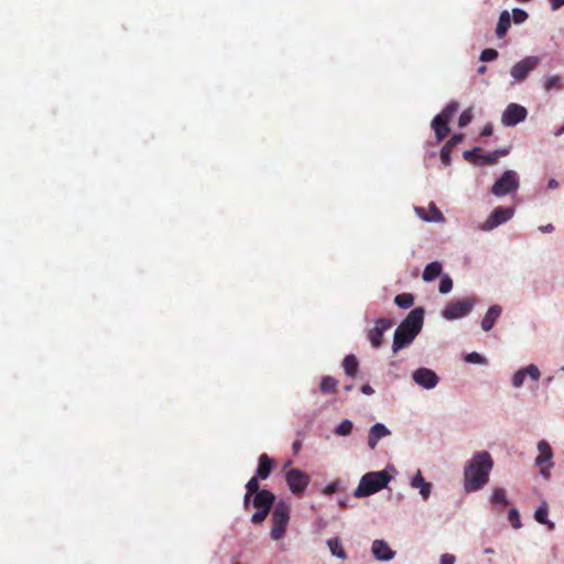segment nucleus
<instances>
[{"label":"nucleus","mask_w":564,"mask_h":564,"mask_svg":"<svg viewBox=\"0 0 564 564\" xmlns=\"http://www.w3.org/2000/svg\"><path fill=\"white\" fill-rule=\"evenodd\" d=\"M494 467L491 455L486 452H477L464 467V489L466 492L478 491L489 481V475Z\"/></svg>","instance_id":"nucleus-1"},{"label":"nucleus","mask_w":564,"mask_h":564,"mask_svg":"<svg viewBox=\"0 0 564 564\" xmlns=\"http://www.w3.org/2000/svg\"><path fill=\"white\" fill-rule=\"evenodd\" d=\"M424 310L416 307L412 310L405 319L397 327L393 337L392 350L399 351L410 345L422 329Z\"/></svg>","instance_id":"nucleus-2"},{"label":"nucleus","mask_w":564,"mask_h":564,"mask_svg":"<svg viewBox=\"0 0 564 564\" xmlns=\"http://www.w3.org/2000/svg\"><path fill=\"white\" fill-rule=\"evenodd\" d=\"M390 479L391 476L386 470L367 473L361 477L354 496L357 498L371 496L386 488Z\"/></svg>","instance_id":"nucleus-3"},{"label":"nucleus","mask_w":564,"mask_h":564,"mask_svg":"<svg viewBox=\"0 0 564 564\" xmlns=\"http://www.w3.org/2000/svg\"><path fill=\"white\" fill-rule=\"evenodd\" d=\"M291 508L289 503L280 500L273 508L271 538L275 541L282 539L285 534L290 521Z\"/></svg>","instance_id":"nucleus-4"},{"label":"nucleus","mask_w":564,"mask_h":564,"mask_svg":"<svg viewBox=\"0 0 564 564\" xmlns=\"http://www.w3.org/2000/svg\"><path fill=\"white\" fill-rule=\"evenodd\" d=\"M476 302L475 297L452 301L442 311V316L448 321L465 317L473 311Z\"/></svg>","instance_id":"nucleus-5"},{"label":"nucleus","mask_w":564,"mask_h":564,"mask_svg":"<svg viewBox=\"0 0 564 564\" xmlns=\"http://www.w3.org/2000/svg\"><path fill=\"white\" fill-rule=\"evenodd\" d=\"M285 481L293 495L302 496L311 482V476L301 469L292 468L285 473Z\"/></svg>","instance_id":"nucleus-6"},{"label":"nucleus","mask_w":564,"mask_h":564,"mask_svg":"<svg viewBox=\"0 0 564 564\" xmlns=\"http://www.w3.org/2000/svg\"><path fill=\"white\" fill-rule=\"evenodd\" d=\"M519 187V180L514 171H506L494 184L491 193L501 197L516 192Z\"/></svg>","instance_id":"nucleus-7"},{"label":"nucleus","mask_w":564,"mask_h":564,"mask_svg":"<svg viewBox=\"0 0 564 564\" xmlns=\"http://www.w3.org/2000/svg\"><path fill=\"white\" fill-rule=\"evenodd\" d=\"M539 64L540 58L538 56H527L511 67L510 74L516 82H523Z\"/></svg>","instance_id":"nucleus-8"},{"label":"nucleus","mask_w":564,"mask_h":564,"mask_svg":"<svg viewBox=\"0 0 564 564\" xmlns=\"http://www.w3.org/2000/svg\"><path fill=\"white\" fill-rule=\"evenodd\" d=\"M513 208L511 207H497L487 220L480 225V229L484 231H490L501 224L507 223L513 216Z\"/></svg>","instance_id":"nucleus-9"},{"label":"nucleus","mask_w":564,"mask_h":564,"mask_svg":"<svg viewBox=\"0 0 564 564\" xmlns=\"http://www.w3.org/2000/svg\"><path fill=\"white\" fill-rule=\"evenodd\" d=\"M528 116L527 109L518 104H510L502 113L501 122L506 127H513L523 121Z\"/></svg>","instance_id":"nucleus-10"},{"label":"nucleus","mask_w":564,"mask_h":564,"mask_svg":"<svg viewBox=\"0 0 564 564\" xmlns=\"http://www.w3.org/2000/svg\"><path fill=\"white\" fill-rule=\"evenodd\" d=\"M392 322L387 318H378L376 326L368 330L367 337L371 343V346L379 348L382 345L383 334L391 328Z\"/></svg>","instance_id":"nucleus-11"},{"label":"nucleus","mask_w":564,"mask_h":564,"mask_svg":"<svg viewBox=\"0 0 564 564\" xmlns=\"http://www.w3.org/2000/svg\"><path fill=\"white\" fill-rule=\"evenodd\" d=\"M414 382L424 389H433L440 381L437 375L429 368H419L412 375Z\"/></svg>","instance_id":"nucleus-12"},{"label":"nucleus","mask_w":564,"mask_h":564,"mask_svg":"<svg viewBox=\"0 0 564 564\" xmlns=\"http://www.w3.org/2000/svg\"><path fill=\"white\" fill-rule=\"evenodd\" d=\"M527 376H529L533 381H538L540 379L541 372L535 365H529L518 370L512 378L513 387L520 388L523 384Z\"/></svg>","instance_id":"nucleus-13"},{"label":"nucleus","mask_w":564,"mask_h":564,"mask_svg":"<svg viewBox=\"0 0 564 564\" xmlns=\"http://www.w3.org/2000/svg\"><path fill=\"white\" fill-rule=\"evenodd\" d=\"M275 500V496L267 490L262 489L257 492L252 498V505L257 509L271 510Z\"/></svg>","instance_id":"nucleus-14"},{"label":"nucleus","mask_w":564,"mask_h":564,"mask_svg":"<svg viewBox=\"0 0 564 564\" xmlns=\"http://www.w3.org/2000/svg\"><path fill=\"white\" fill-rule=\"evenodd\" d=\"M371 551L375 557L379 561H389L394 556V552L383 540L373 541Z\"/></svg>","instance_id":"nucleus-15"},{"label":"nucleus","mask_w":564,"mask_h":564,"mask_svg":"<svg viewBox=\"0 0 564 564\" xmlns=\"http://www.w3.org/2000/svg\"><path fill=\"white\" fill-rule=\"evenodd\" d=\"M415 212L419 215V217L425 221L438 223V221L444 220L443 214L440 212V209L436 207V205L434 203H431L429 205L427 212L423 207H416Z\"/></svg>","instance_id":"nucleus-16"},{"label":"nucleus","mask_w":564,"mask_h":564,"mask_svg":"<svg viewBox=\"0 0 564 564\" xmlns=\"http://www.w3.org/2000/svg\"><path fill=\"white\" fill-rule=\"evenodd\" d=\"M539 455L535 458V464L538 466L546 465L552 463L553 458V449L550 444L545 440H541L538 443Z\"/></svg>","instance_id":"nucleus-17"},{"label":"nucleus","mask_w":564,"mask_h":564,"mask_svg":"<svg viewBox=\"0 0 564 564\" xmlns=\"http://www.w3.org/2000/svg\"><path fill=\"white\" fill-rule=\"evenodd\" d=\"M389 434H390L389 430L383 424L376 423L375 425L371 426V429L369 431V436H368L369 447L371 449H373L377 446L378 441Z\"/></svg>","instance_id":"nucleus-18"},{"label":"nucleus","mask_w":564,"mask_h":564,"mask_svg":"<svg viewBox=\"0 0 564 564\" xmlns=\"http://www.w3.org/2000/svg\"><path fill=\"white\" fill-rule=\"evenodd\" d=\"M272 468H273L272 459L267 454H261L259 456V460H258V468H257L256 477H258L262 480L267 479L270 476Z\"/></svg>","instance_id":"nucleus-19"},{"label":"nucleus","mask_w":564,"mask_h":564,"mask_svg":"<svg viewBox=\"0 0 564 564\" xmlns=\"http://www.w3.org/2000/svg\"><path fill=\"white\" fill-rule=\"evenodd\" d=\"M501 311L502 310L499 305H492L489 307V310L487 311L486 315L481 321V328L485 332H489L494 327L495 322L501 314Z\"/></svg>","instance_id":"nucleus-20"},{"label":"nucleus","mask_w":564,"mask_h":564,"mask_svg":"<svg viewBox=\"0 0 564 564\" xmlns=\"http://www.w3.org/2000/svg\"><path fill=\"white\" fill-rule=\"evenodd\" d=\"M449 122L438 118V117H434V119L432 120V129L434 130L435 132V137H436V140L438 142L443 141L449 133V126H448Z\"/></svg>","instance_id":"nucleus-21"},{"label":"nucleus","mask_w":564,"mask_h":564,"mask_svg":"<svg viewBox=\"0 0 564 564\" xmlns=\"http://www.w3.org/2000/svg\"><path fill=\"white\" fill-rule=\"evenodd\" d=\"M411 486L420 489V494L424 500L430 497L432 485L425 481L420 470H417L415 476L412 478Z\"/></svg>","instance_id":"nucleus-22"},{"label":"nucleus","mask_w":564,"mask_h":564,"mask_svg":"<svg viewBox=\"0 0 564 564\" xmlns=\"http://www.w3.org/2000/svg\"><path fill=\"white\" fill-rule=\"evenodd\" d=\"M442 263L434 261L429 263L423 270L422 279L425 282H432L442 274Z\"/></svg>","instance_id":"nucleus-23"},{"label":"nucleus","mask_w":564,"mask_h":564,"mask_svg":"<svg viewBox=\"0 0 564 564\" xmlns=\"http://www.w3.org/2000/svg\"><path fill=\"white\" fill-rule=\"evenodd\" d=\"M511 25V17H510V13L505 10L500 13V17H499V20H498V24H497V29H496V34L499 39H502L509 28Z\"/></svg>","instance_id":"nucleus-24"},{"label":"nucleus","mask_w":564,"mask_h":564,"mask_svg":"<svg viewBox=\"0 0 564 564\" xmlns=\"http://www.w3.org/2000/svg\"><path fill=\"white\" fill-rule=\"evenodd\" d=\"M547 512H549L547 503L545 501H543L539 506V508L535 510L534 519L539 523L545 524L550 530H553L554 529V523L547 520Z\"/></svg>","instance_id":"nucleus-25"},{"label":"nucleus","mask_w":564,"mask_h":564,"mask_svg":"<svg viewBox=\"0 0 564 564\" xmlns=\"http://www.w3.org/2000/svg\"><path fill=\"white\" fill-rule=\"evenodd\" d=\"M359 361L355 355H348L344 358L343 368L348 377H356Z\"/></svg>","instance_id":"nucleus-26"},{"label":"nucleus","mask_w":564,"mask_h":564,"mask_svg":"<svg viewBox=\"0 0 564 564\" xmlns=\"http://www.w3.org/2000/svg\"><path fill=\"white\" fill-rule=\"evenodd\" d=\"M338 381L330 376H325L322 378L319 389L322 393L328 394V393H335L337 390Z\"/></svg>","instance_id":"nucleus-27"},{"label":"nucleus","mask_w":564,"mask_h":564,"mask_svg":"<svg viewBox=\"0 0 564 564\" xmlns=\"http://www.w3.org/2000/svg\"><path fill=\"white\" fill-rule=\"evenodd\" d=\"M327 545L332 554L338 558L345 560L347 557L345 550L338 538H332L327 541Z\"/></svg>","instance_id":"nucleus-28"},{"label":"nucleus","mask_w":564,"mask_h":564,"mask_svg":"<svg viewBox=\"0 0 564 564\" xmlns=\"http://www.w3.org/2000/svg\"><path fill=\"white\" fill-rule=\"evenodd\" d=\"M459 109L458 101H451L436 117L449 122Z\"/></svg>","instance_id":"nucleus-29"},{"label":"nucleus","mask_w":564,"mask_h":564,"mask_svg":"<svg viewBox=\"0 0 564 564\" xmlns=\"http://www.w3.org/2000/svg\"><path fill=\"white\" fill-rule=\"evenodd\" d=\"M564 87L562 77L558 75L549 76L544 80V89L546 91H551L553 89L555 90H562Z\"/></svg>","instance_id":"nucleus-30"},{"label":"nucleus","mask_w":564,"mask_h":564,"mask_svg":"<svg viewBox=\"0 0 564 564\" xmlns=\"http://www.w3.org/2000/svg\"><path fill=\"white\" fill-rule=\"evenodd\" d=\"M490 501L494 505H499L501 507H506L509 505L507 499L506 490L503 488H495L490 498Z\"/></svg>","instance_id":"nucleus-31"},{"label":"nucleus","mask_w":564,"mask_h":564,"mask_svg":"<svg viewBox=\"0 0 564 564\" xmlns=\"http://www.w3.org/2000/svg\"><path fill=\"white\" fill-rule=\"evenodd\" d=\"M394 303L401 308H409L414 303V296L410 293H402L394 297Z\"/></svg>","instance_id":"nucleus-32"},{"label":"nucleus","mask_w":564,"mask_h":564,"mask_svg":"<svg viewBox=\"0 0 564 564\" xmlns=\"http://www.w3.org/2000/svg\"><path fill=\"white\" fill-rule=\"evenodd\" d=\"M453 289V280L448 274L441 275V281L438 285V291L442 294H447Z\"/></svg>","instance_id":"nucleus-33"},{"label":"nucleus","mask_w":564,"mask_h":564,"mask_svg":"<svg viewBox=\"0 0 564 564\" xmlns=\"http://www.w3.org/2000/svg\"><path fill=\"white\" fill-rule=\"evenodd\" d=\"M352 422L349 420H344L340 422V424L336 427V434L341 436H347L352 431Z\"/></svg>","instance_id":"nucleus-34"},{"label":"nucleus","mask_w":564,"mask_h":564,"mask_svg":"<svg viewBox=\"0 0 564 564\" xmlns=\"http://www.w3.org/2000/svg\"><path fill=\"white\" fill-rule=\"evenodd\" d=\"M463 156L468 162L478 163V162H480V158H481L480 149L474 148L471 150H467L463 153Z\"/></svg>","instance_id":"nucleus-35"},{"label":"nucleus","mask_w":564,"mask_h":564,"mask_svg":"<svg viewBox=\"0 0 564 564\" xmlns=\"http://www.w3.org/2000/svg\"><path fill=\"white\" fill-rule=\"evenodd\" d=\"M473 117H474V116H473V108H471V107H469V108L465 109V110L460 113V116H459V119H458V126H459L460 128H464V127L468 126V124L471 122Z\"/></svg>","instance_id":"nucleus-36"},{"label":"nucleus","mask_w":564,"mask_h":564,"mask_svg":"<svg viewBox=\"0 0 564 564\" xmlns=\"http://www.w3.org/2000/svg\"><path fill=\"white\" fill-rule=\"evenodd\" d=\"M453 149L454 148H452L451 145L445 143L444 147L441 150L440 158H441L442 163L445 166L451 165V153H452Z\"/></svg>","instance_id":"nucleus-37"},{"label":"nucleus","mask_w":564,"mask_h":564,"mask_svg":"<svg viewBox=\"0 0 564 564\" xmlns=\"http://www.w3.org/2000/svg\"><path fill=\"white\" fill-rule=\"evenodd\" d=\"M259 479L260 478H258L256 476H253L249 479V481L246 485V491H248V494L257 495V492L261 491L260 486H259Z\"/></svg>","instance_id":"nucleus-38"},{"label":"nucleus","mask_w":564,"mask_h":564,"mask_svg":"<svg viewBox=\"0 0 564 564\" xmlns=\"http://www.w3.org/2000/svg\"><path fill=\"white\" fill-rule=\"evenodd\" d=\"M269 512L270 510L258 509V511L252 514L251 522L253 524L262 523L268 517Z\"/></svg>","instance_id":"nucleus-39"},{"label":"nucleus","mask_w":564,"mask_h":564,"mask_svg":"<svg viewBox=\"0 0 564 564\" xmlns=\"http://www.w3.org/2000/svg\"><path fill=\"white\" fill-rule=\"evenodd\" d=\"M528 19V13L522 9H513L512 10V20L514 23L520 24L523 23Z\"/></svg>","instance_id":"nucleus-40"},{"label":"nucleus","mask_w":564,"mask_h":564,"mask_svg":"<svg viewBox=\"0 0 564 564\" xmlns=\"http://www.w3.org/2000/svg\"><path fill=\"white\" fill-rule=\"evenodd\" d=\"M498 57V52L494 48H486L480 54V59L482 62H491Z\"/></svg>","instance_id":"nucleus-41"},{"label":"nucleus","mask_w":564,"mask_h":564,"mask_svg":"<svg viewBox=\"0 0 564 564\" xmlns=\"http://www.w3.org/2000/svg\"><path fill=\"white\" fill-rule=\"evenodd\" d=\"M509 521L514 529L521 528L520 516L517 509H511L508 514Z\"/></svg>","instance_id":"nucleus-42"},{"label":"nucleus","mask_w":564,"mask_h":564,"mask_svg":"<svg viewBox=\"0 0 564 564\" xmlns=\"http://www.w3.org/2000/svg\"><path fill=\"white\" fill-rule=\"evenodd\" d=\"M466 361L471 364H482L485 359L478 352H471L466 356Z\"/></svg>","instance_id":"nucleus-43"},{"label":"nucleus","mask_w":564,"mask_h":564,"mask_svg":"<svg viewBox=\"0 0 564 564\" xmlns=\"http://www.w3.org/2000/svg\"><path fill=\"white\" fill-rule=\"evenodd\" d=\"M464 140V134L462 133H456L454 134L446 143L448 145H451L452 148H455L456 145H458L459 143H462Z\"/></svg>","instance_id":"nucleus-44"},{"label":"nucleus","mask_w":564,"mask_h":564,"mask_svg":"<svg viewBox=\"0 0 564 564\" xmlns=\"http://www.w3.org/2000/svg\"><path fill=\"white\" fill-rule=\"evenodd\" d=\"M337 490H338V481H333V482L328 484L323 489V494L330 496V495L335 494Z\"/></svg>","instance_id":"nucleus-45"},{"label":"nucleus","mask_w":564,"mask_h":564,"mask_svg":"<svg viewBox=\"0 0 564 564\" xmlns=\"http://www.w3.org/2000/svg\"><path fill=\"white\" fill-rule=\"evenodd\" d=\"M539 467H540L541 475L545 479H549L550 478V469L553 467V463H550V464H546V465H542V466H539Z\"/></svg>","instance_id":"nucleus-46"},{"label":"nucleus","mask_w":564,"mask_h":564,"mask_svg":"<svg viewBox=\"0 0 564 564\" xmlns=\"http://www.w3.org/2000/svg\"><path fill=\"white\" fill-rule=\"evenodd\" d=\"M455 563V556L452 554H443L441 556V564H454Z\"/></svg>","instance_id":"nucleus-47"},{"label":"nucleus","mask_w":564,"mask_h":564,"mask_svg":"<svg viewBox=\"0 0 564 564\" xmlns=\"http://www.w3.org/2000/svg\"><path fill=\"white\" fill-rule=\"evenodd\" d=\"M253 495H254V494H248V491H246V495H245V498H243V508H245L246 510H248V509H249L250 503H252V496H253Z\"/></svg>","instance_id":"nucleus-48"},{"label":"nucleus","mask_w":564,"mask_h":564,"mask_svg":"<svg viewBox=\"0 0 564 564\" xmlns=\"http://www.w3.org/2000/svg\"><path fill=\"white\" fill-rule=\"evenodd\" d=\"M550 4H551L552 10L555 11L564 6V0H550Z\"/></svg>","instance_id":"nucleus-49"},{"label":"nucleus","mask_w":564,"mask_h":564,"mask_svg":"<svg viewBox=\"0 0 564 564\" xmlns=\"http://www.w3.org/2000/svg\"><path fill=\"white\" fill-rule=\"evenodd\" d=\"M480 161L488 164H492L496 162V158L495 154L481 155Z\"/></svg>","instance_id":"nucleus-50"},{"label":"nucleus","mask_w":564,"mask_h":564,"mask_svg":"<svg viewBox=\"0 0 564 564\" xmlns=\"http://www.w3.org/2000/svg\"><path fill=\"white\" fill-rule=\"evenodd\" d=\"M494 132V129H492V126L491 124H486L481 131V135L484 137H489Z\"/></svg>","instance_id":"nucleus-51"},{"label":"nucleus","mask_w":564,"mask_h":564,"mask_svg":"<svg viewBox=\"0 0 564 564\" xmlns=\"http://www.w3.org/2000/svg\"><path fill=\"white\" fill-rule=\"evenodd\" d=\"M361 392H362V393H365V394L370 395V394H372L375 391H373V389H372L369 384H364V386L361 387Z\"/></svg>","instance_id":"nucleus-52"},{"label":"nucleus","mask_w":564,"mask_h":564,"mask_svg":"<svg viewBox=\"0 0 564 564\" xmlns=\"http://www.w3.org/2000/svg\"><path fill=\"white\" fill-rule=\"evenodd\" d=\"M540 230H541L542 232H552V231L554 230V227H553V225H552V224H547V225H545V226H541V227H540Z\"/></svg>","instance_id":"nucleus-53"},{"label":"nucleus","mask_w":564,"mask_h":564,"mask_svg":"<svg viewBox=\"0 0 564 564\" xmlns=\"http://www.w3.org/2000/svg\"><path fill=\"white\" fill-rule=\"evenodd\" d=\"M292 447H293L294 453L297 454L300 452L301 447H302V442L299 441V440L295 441L293 443Z\"/></svg>","instance_id":"nucleus-54"},{"label":"nucleus","mask_w":564,"mask_h":564,"mask_svg":"<svg viewBox=\"0 0 564 564\" xmlns=\"http://www.w3.org/2000/svg\"><path fill=\"white\" fill-rule=\"evenodd\" d=\"M547 186H549V188H552V189L557 188L558 182L556 180L552 178L549 181Z\"/></svg>","instance_id":"nucleus-55"},{"label":"nucleus","mask_w":564,"mask_h":564,"mask_svg":"<svg viewBox=\"0 0 564 564\" xmlns=\"http://www.w3.org/2000/svg\"><path fill=\"white\" fill-rule=\"evenodd\" d=\"M485 70H486V66H481V67H479V69H478V72H479V73H484Z\"/></svg>","instance_id":"nucleus-56"},{"label":"nucleus","mask_w":564,"mask_h":564,"mask_svg":"<svg viewBox=\"0 0 564 564\" xmlns=\"http://www.w3.org/2000/svg\"><path fill=\"white\" fill-rule=\"evenodd\" d=\"M351 389H352V386H351V384H349V386H346V387H345V390H346V391H350Z\"/></svg>","instance_id":"nucleus-57"},{"label":"nucleus","mask_w":564,"mask_h":564,"mask_svg":"<svg viewBox=\"0 0 564 564\" xmlns=\"http://www.w3.org/2000/svg\"><path fill=\"white\" fill-rule=\"evenodd\" d=\"M563 370H564V367H563Z\"/></svg>","instance_id":"nucleus-58"},{"label":"nucleus","mask_w":564,"mask_h":564,"mask_svg":"<svg viewBox=\"0 0 564 564\" xmlns=\"http://www.w3.org/2000/svg\"><path fill=\"white\" fill-rule=\"evenodd\" d=\"M236 564H239V563H236Z\"/></svg>","instance_id":"nucleus-59"}]
</instances>
